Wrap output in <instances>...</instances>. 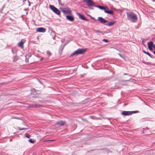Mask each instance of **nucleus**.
Wrapping results in <instances>:
<instances>
[{"label":"nucleus","mask_w":155,"mask_h":155,"mask_svg":"<svg viewBox=\"0 0 155 155\" xmlns=\"http://www.w3.org/2000/svg\"><path fill=\"white\" fill-rule=\"evenodd\" d=\"M127 19L133 22H136L137 20V15L132 12H126Z\"/></svg>","instance_id":"1"},{"label":"nucleus","mask_w":155,"mask_h":155,"mask_svg":"<svg viewBox=\"0 0 155 155\" xmlns=\"http://www.w3.org/2000/svg\"><path fill=\"white\" fill-rule=\"evenodd\" d=\"M86 49L84 48H79L74 51L70 55V57L73 56L74 55L77 56L79 54H84L86 51Z\"/></svg>","instance_id":"2"},{"label":"nucleus","mask_w":155,"mask_h":155,"mask_svg":"<svg viewBox=\"0 0 155 155\" xmlns=\"http://www.w3.org/2000/svg\"><path fill=\"white\" fill-rule=\"evenodd\" d=\"M97 7L100 9L104 10V12L105 13L111 15H113L114 14L113 12L111 10H108V8L107 7H104L102 6L99 5H97Z\"/></svg>","instance_id":"3"},{"label":"nucleus","mask_w":155,"mask_h":155,"mask_svg":"<svg viewBox=\"0 0 155 155\" xmlns=\"http://www.w3.org/2000/svg\"><path fill=\"white\" fill-rule=\"evenodd\" d=\"M50 8L51 9L55 14L59 15L60 14V11L54 6L50 5Z\"/></svg>","instance_id":"4"},{"label":"nucleus","mask_w":155,"mask_h":155,"mask_svg":"<svg viewBox=\"0 0 155 155\" xmlns=\"http://www.w3.org/2000/svg\"><path fill=\"white\" fill-rule=\"evenodd\" d=\"M62 12L65 14L71 15L72 12L70 8L68 7L62 8L61 9Z\"/></svg>","instance_id":"5"},{"label":"nucleus","mask_w":155,"mask_h":155,"mask_svg":"<svg viewBox=\"0 0 155 155\" xmlns=\"http://www.w3.org/2000/svg\"><path fill=\"white\" fill-rule=\"evenodd\" d=\"M84 2H85L89 6H95V3L92 0H85L84 1Z\"/></svg>","instance_id":"6"},{"label":"nucleus","mask_w":155,"mask_h":155,"mask_svg":"<svg viewBox=\"0 0 155 155\" xmlns=\"http://www.w3.org/2000/svg\"><path fill=\"white\" fill-rule=\"evenodd\" d=\"M77 14L79 16V18L80 19L86 21H89V20L87 19L83 15H82L79 13H77Z\"/></svg>","instance_id":"7"},{"label":"nucleus","mask_w":155,"mask_h":155,"mask_svg":"<svg viewBox=\"0 0 155 155\" xmlns=\"http://www.w3.org/2000/svg\"><path fill=\"white\" fill-rule=\"evenodd\" d=\"M65 124V122L64 120H59L57 121L56 124V125H59L60 126H64Z\"/></svg>","instance_id":"8"},{"label":"nucleus","mask_w":155,"mask_h":155,"mask_svg":"<svg viewBox=\"0 0 155 155\" xmlns=\"http://www.w3.org/2000/svg\"><path fill=\"white\" fill-rule=\"evenodd\" d=\"M98 20L102 24H104L107 22V20H105L102 17H99L98 18Z\"/></svg>","instance_id":"9"},{"label":"nucleus","mask_w":155,"mask_h":155,"mask_svg":"<svg viewBox=\"0 0 155 155\" xmlns=\"http://www.w3.org/2000/svg\"><path fill=\"white\" fill-rule=\"evenodd\" d=\"M147 45H148V49L150 51L153 50L152 47H153L154 45L153 44V42L152 41H150L148 42Z\"/></svg>","instance_id":"10"},{"label":"nucleus","mask_w":155,"mask_h":155,"mask_svg":"<svg viewBox=\"0 0 155 155\" xmlns=\"http://www.w3.org/2000/svg\"><path fill=\"white\" fill-rule=\"evenodd\" d=\"M36 31L38 32L44 33L45 32L46 29L45 28H38L36 29Z\"/></svg>","instance_id":"11"},{"label":"nucleus","mask_w":155,"mask_h":155,"mask_svg":"<svg viewBox=\"0 0 155 155\" xmlns=\"http://www.w3.org/2000/svg\"><path fill=\"white\" fill-rule=\"evenodd\" d=\"M131 112L130 111H123L121 112V114L124 116H128L131 115Z\"/></svg>","instance_id":"12"},{"label":"nucleus","mask_w":155,"mask_h":155,"mask_svg":"<svg viewBox=\"0 0 155 155\" xmlns=\"http://www.w3.org/2000/svg\"><path fill=\"white\" fill-rule=\"evenodd\" d=\"M66 18L68 20H69L70 21H72L74 20V18L72 16L67 15L66 16Z\"/></svg>","instance_id":"13"},{"label":"nucleus","mask_w":155,"mask_h":155,"mask_svg":"<svg viewBox=\"0 0 155 155\" xmlns=\"http://www.w3.org/2000/svg\"><path fill=\"white\" fill-rule=\"evenodd\" d=\"M23 40H22L20 42H19L18 44V46L19 47L21 48H23L24 46H23V44L24 43H25V41H23Z\"/></svg>","instance_id":"14"},{"label":"nucleus","mask_w":155,"mask_h":155,"mask_svg":"<svg viewBox=\"0 0 155 155\" xmlns=\"http://www.w3.org/2000/svg\"><path fill=\"white\" fill-rule=\"evenodd\" d=\"M115 23V21L110 22L108 24H106V25L109 26H110L114 24Z\"/></svg>","instance_id":"15"},{"label":"nucleus","mask_w":155,"mask_h":155,"mask_svg":"<svg viewBox=\"0 0 155 155\" xmlns=\"http://www.w3.org/2000/svg\"><path fill=\"white\" fill-rule=\"evenodd\" d=\"M18 130H27L28 129V128H21L20 127H18Z\"/></svg>","instance_id":"16"},{"label":"nucleus","mask_w":155,"mask_h":155,"mask_svg":"<svg viewBox=\"0 0 155 155\" xmlns=\"http://www.w3.org/2000/svg\"><path fill=\"white\" fill-rule=\"evenodd\" d=\"M47 54L49 56H50L51 55V53L49 51H47Z\"/></svg>","instance_id":"17"},{"label":"nucleus","mask_w":155,"mask_h":155,"mask_svg":"<svg viewBox=\"0 0 155 155\" xmlns=\"http://www.w3.org/2000/svg\"><path fill=\"white\" fill-rule=\"evenodd\" d=\"M148 55H149L150 57H151L152 58H154V57L153 56H152L151 54L149 53V52H147V54Z\"/></svg>","instance_id":"18"},{"label":"nucleus","mask_w":155,"mask_h":155,"mask_svg":"<svg viewBox=\"0 0 155 155\" xmlns=\"http://www.w3.org/2000/svg\"><path fill=\"white\" fill-rule=\"evenodd\" d=\"M25 136L26 137H27L28 138H29L30 137V135H29V134L27 133L25 134Z\"/></svg>","instance_id":"19"},{"label":"nucleus","mask_w":155,"mask_h":155,"mask_svg":"<svg viewBox=\"0 0 155 155\" xmlns=\"http://www.w3.org/2000/svg\"><path fill=\"white\" fill-rule=\"evenodd\" d=\"M28 141L31 143H33L35 142V141L32 140V139H30Z\"/></svg>","instance_id":"20"},{"label":"nucleus","mask_w":155,"mask_h":155,"mask_svg":"<svg viewBox=\"0 0 155 155\" xmlns=\"http://www.w3.org/2000/svg\"><path fill=\"white\" fill-rule=\"evenodd\" d=\"M131 112V115L133 114H134V113H138L139 112V111H137V110H136V111H130Z\"/></svg>","instance_id":"21"},{"label":"nucleus","mask_w":155,"mask_h":155,"mask_svg":"<svg viewBox=\"0 0 155 155\" xmlns=\"http://www.w3.org/2000/svg\"><path fill=\"white\" fill-rule=\"evenodd\" d=\"M103 41L104 42H107L108 41L107 39H103Z\"/></svg>","instance_id":"22"},{"label":"nucleus","mask_w":155,"mask_h":155,"mask_svg":"<svg viewBox=\"0 0 155 155\" xmlns=\"http://www.w3.org/2000/svg\"><path fill=\"white\" fill-rule=\"evenodd\" d=\"M95 31L96 32H98V33H101L102 32V31H101L100 30H96V31Z\"/></svg>","instance_id":"23"},{"label":"nucleus","mask_w":155,"mask_h":155,"mask_svg":"<svg viewBox=\"0 0 155 155\" xmlns=\"http://www.w3.org/2000/svg\"><path fill=\"white\" fill-rule=\"evenodd\" d=\"M34 107H39L40 106L38 105V104H35L34 105Z\"/></svg>","instance_id":"24"},{"label":"nucleus","mask_w":155,"mask_h":155,"mask_svg":"<svg viewBox=\"0 0 155 155\" xmlns=\"http://www.w3.org/2000/svg\"><path fill=\"white\" fill-rule=\"evenodd\" d=\"M25 61L26 63H28V59L26 58L25 59Z\"/></svg>","instance_id":"25"},{"label":"nucleus","mask_w":155,"mask_h":155,"mask_svg":"<svg viewBox=\"0 0 155 155\" xmlns=\"http://www.w3.org/2000/svg\"><path fill=\"white\" fill-rule=\"evenodd\" d=\"M143 53H145L146 54H147V53L148 52H146L145 51L143 50Z\"/></svg>","instance_id":"26"},{"label":"nucleus","mask_w":155,"mask_h":155,"mask_svg":"<svg viewBox=\"0 0 155 155\" xmlns=\"http://www.w3.org/2000/svg\"><path fill=\"white\" fill-rule=\"evenodd\" d=\"M13 61L14 62H15L16 61V60L15 59V58H14V59H13Z\"/></svg>","instance_id":"27"},{"label":"nucleus","mask_w":155,"mask_h":155,"mask_svg":"<svg viewBox=\"0 0 155 155\" xmlns=\"http://www.w3.org/2000/svg\"><path fill=\"white\" fill-rule=\"evenodd\" d=\"M124 75H127L128 74L127 73H125L124 74Z\"/></svg>","instance_id":"28"},{"label":"nucleus","mask_w":155,"mask_h":155,"mask_svg":"<svg viewBox=\"0 0 155 155\" xmlns=\"http://www.w3.org/2000/svg\"><path fill=\"white\" fill-rule=\"evenodd\" d=\"M28 2H29V4H28V5H29V6H30V2H29V1H28Z\"/></svg>","instance_id":"29"},{"label":"nucleus","mask_w":155,"mask_h":155,"mask_svg":"<svg viewBox=\"0 0 155 155\" xmlns=\"http://www.w3.org/2000/svg\"><path fill=\"white\" fill-rule=\"evenodd\" d=\"M12 52L13 53H14V52H13V50L12 49Z\"/></svg>","instance_id":"30"},{"label":"nucleus","mask_w":155,"mask_h":155,"mask_svg":"<svg viewBox=\"0 0 155 155\" xmlns=\"http://www.w3.org/2000/svg\"><path fill=\"white\" fill-rule=\"evenodd\" d=\"M58 0V1L59 3H60L61 2V0Z\"/></svg>","instance_id":"31"},{"label":"nucleus","mask_w":155,"mask_h":155,"mask_svg":"<svg viewBox=\"0 0 155 155\" xmlns=\"http://www.w3.org/2000/svg\"><path fill=\"white\" fill-rule=\"evenodd\" d=\"M153 2H155V0H151Z\"/></svg>","instance_id":"32"},{"label":"nucleus","mask_w":155,"mask_h":155,"mask_svg":"<svg viewBox=\"0 0 155 155\" xmlns=\"http://www.w3.org/2000/svg\"><path fill=\"white\" fill-rule=\"evenodd\" d=\"M43 58H41V59H40V61H41L42 60Z\"/></svg>","instance_id":"33"},{"label":"nucleus","mask_w":155,"mask_h":155,"mask_svg":"<svg viewBox=\"0 0 155 155\" xmlns=\"http://www.w3.org/2000/svg\"><path fill=\"white\" fill-rule=\"evenodd\" d=\"M12 141V139H10V141Z\"/></svg>","instance_id":"34"},{"label":"nucleus","mask_w":155,"mask_h":155,"mask_svg":"<svg viewBox=\"0 0 155 155\" xmlns=\"http://www.w3.org/2000/svg\"><path fill=\"white\" fill-rule=\"evenodd\" d=\"M153 47H154V48H155V45H154Z\"/></svg>","instance_id":"35"},{"label":"nucleus","mask_w":155,"mask_h":155,"mask_svg":"<svg viewBox=\"0 0 155 155\" xmlns=\"http://www.w3.org/2000/svg\"><path fill=\"white\" fill-rule=\"evenodd\" d=\"M153 53L155 54V51L153 52Z\"/></svg>","instance_id":"36"},{"label":"nucleus","mask_w":155,"mask_h":155,"mask_svg":"<svg viewBox=\"0 0 155 155\" xmlns=\"http://www.w3.org/2000/svg\"><path fill=\"white\" fill-rule=\"evenodd\" d=\"M53 140H48V141H52Z\"/></svg>","instance_id":"37"},{"label":"nucleus","mask_w":155,"mask_h":155,"mask_svg":"<svg viewBox=\"0 0 155 155\" xmlns=\"http://www.w3.org/2000/svg\"><path fill=\"white\" fill-rule=\"evenodd\" d=\"M81 75V77H83V75Z\"/></svg>","instance_id":"38"},{"label":"nucleus","mask_w":155,"mask_h":155,"mask_svg":"<svg viewBox=\"0 0 155 155\" xmlns=\"http://www.w3.org/2000/svg\"><path fill=\"white\" fill-rule=\"evenodd\" d=\"M53 39H54V37H53Z\"/></svg>","instance_id":"39"}]
</instances>
